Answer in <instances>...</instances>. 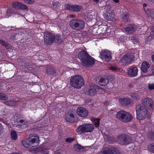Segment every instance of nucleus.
<instances>
[{"instance_id": "f257e3e1", "label": "nucleus", "mask_w": 154, "mask_h": 154, "mask_svg": "<svg viewBox=\"0 0 154 154\" xmlns=\"http://www.w3.org/2000/svg\"><path fill=\"white\" fill-rule=\"evenodd\" d=\"M78 57L81 64L84 66L88 67L95 63L93 58L84 50H82L79 52Z\"/></svg>"}, {"instance_id": "f03ea898", "label": "nucleus", "mask_w": 154, "mask_h": 154, "mask_svg": "<svg viewBox=\"0 0 154 154\" xmlns=\"http://www.w3.org/2000/svg\"><path fill=\"white\" fill-rule=\"evenodd\" d=\"M39 141V137L38 135L32 134H30L27 139L23 140L22 143L24 147L29 148L38 145Z\"/></svg>"}, {"instance_id": "7ed1b4c3", "label": "nucleus", "mask_w": 154, "mask_h": 154, "mask_svg": "<svg viewBox=\"0 0 154 154\" xmlns=\"http://www.w3.org/2000/svg\"><path fill=\"white\" fill-rule=\"evenodd\" d=\"M70 81L71 86L76 89L80 88L85 84L83 78L79 75L71 77Z\"/></svg>"}, {"instance_id": "20e7f679", "label": "nucleus", "mask_w": 154, "mask_h": 154, "mask_svg": "<svg viewBox=\"0 0 154 154\" xmlns=\"http://www.w3.org/2000/svg\"><path fill=\"white\" fill-rule=\"evenodd\" d=\"M135 109L137 119L142 120L146 118L148 111L145 107L140 104H138L136 106Z\"/></svg>"}, {"instance_id": "39448f33", "label": "nucleus", "mask_w": 154, "mask_h": 154, "mask_svg": "<svg viewBox=\"0 0 154 154\" xmlns=\"http://www.w3.org/2000/svg\"><path fill=\"white\" fill-rule=\"evenodd\" d=\"M94 129V127L92 124L86 123L79 125L77 128L76 131L79 134L91 132Z\"/></svg>"}, {"instance_id": "423d86ee", "label": "nucleus", "mask_w": 154, "mask_h": 154, "mask_svg": "<svg viewBox=\"0 0 154 154\" xmlns=\"http://www.w3.org/2000/svg\"><path fill=\"white\" fill-rule=\"evenodd\" d=\"M69 25L72 29L79 30L84 28L85 23L83 21L80 20L72 19L69 21Z\"/></svg>"}, {"instance_id": "0eeeda50", "label": "nucleus", "mask_w": 154, "mask_h": 154, "mask_svg": "<svg viewBox=\"0 0 154 154\" xmlns=\"http://www.w3.org/2000/svg\"><path fill=\"white\" fill-rule=\"evenodd\" d=\"M117 141L121 145H126L133 142L131 138L125 134H119L117 136Z\"/></svg>"}, {"instance_id": "6e6552de", "label": "nucleus", "mask_w": 154, "mask_h": 154, "mask_svg": "<svg viewBox=\"0 0 154 154\" xmlns=\"http://www.w3.org/2000/svg\"><path fill=\"white\" fill-rule=\"evenodd\" d=\"M134 58L132 54H126L124 55L120 60L119 63L123 66L129 64L134 60Z\"/></svg>"}, {"instance_id": "1a4fd4ad", "label": "nucleus", "mask_w": 154, "mask_h": 154, "mask_svg": "<svg viewBox=\"0 0 154 154\" xmlns=\"http://www.w3.org/2000/svg\"><path fill=\"white\" fill-rule=\"evenodd\" d=\"M44 43L47 45H51L54 42V35L49 32H45L44 34Z\"/></svg>"}, {"instance_id": "9d476101", "label": "nucleus", "mask_w": 154, "mask_h": 154, "mask_svg": "<svg viewBox=\"0 0 154 154\" xmlns=\"http://www.w3.org/2000/svg\"><path fill=\"white\" fill-rule=\"evenodd\" d=\"M100 58L106 61H109L112 58L111 53L109 51L104 50L101 51L100 53Z\"/></svg>"}, {"instance_id": "9b49d317", "label": "nucleus", "mask_w": 154, "mask_h": 154, "mask_svg": "<svg viewBox=\"0 0 154 154\" xmlns=\"http://www.w3.org/2000/svg\"><path fill=\"white\" fill-rule=\"evenodd\" d=\"M76 112L77 115L82 117H86L88 114V110L86 108L82 107H78L76 110Z\"/></svg>"}, {"instance_id": "f8f14e48", "label": "nucleus", "mask_w": 154, "mask_h": 154, "mask_svg": "<svg viewBox=\"0 0 154 154\" xmlns=\"http://www.w3.org/2000/svg\"><path fill=\"white\" fill-rule=\"evenodd\" d=\"M85 93L89 96H94L96 95L97 91L95 87L93 86H88L84 90Z\"/></svg>"}, {"instance_id": "ddd939ff", "label": "nucleus", "mask_w": 154, "mask_h": 154, "mask_svg": "<svg viewBox=\"0 0 154 154\" xmlns=\"http://www.w3.org/2000/svg\"><path fill=\"white\" fill-rule=\"evenodd\" d=\"M65 8L71 11L78 12L82 8V7L77 5H71L70 4H66L65 5Z\"/></svg>"}, {"instance_id": "4468645a", "label": "nucleus", "mask_w": 154, "mask_h": 154, "mask_svg": "<svg viewBox=\"0 0 154 154\" xmlns=\"http://www.w3.org/2000/svg\"><path fill=\"white\" fill-rule=\"evenodd\" d=\"M96 80L98 84L101 86L106 85L109 82V79L106 76H99L97 77Z\"/></svg>"}, {"instance_id": "2eb2a0df", "label": "nucleus", "mask_w": 154, "mask_h": 154, "mask_svg": "<svg viewBox=\"0 0 154 154\" xmlns=\"http://www.w3.org/2000/svg\"><path fill=\"white\" fill-rule=\"evenodd\" d=\"M142 103L147 107H152L153 106L152 100L148 97H144L142 100Z\"/></svg>"}, {"instance_id": "dca6fc26", "label": "nucleus", "mask_w": 154, "mask_h": 154, "mask_svg": "<svg viewBox=\"0 0 154 154\" xmlns=\"http://www.w3.org/2000/svg\"><path fill=\"white\" fill-rule=\"evenodd\" d=\"M102 154H121L116 149L113 147L110 148H106L103 150Z\"/></svg>"}, {"instance_id": "f3484780", "label": "nucleus", "mask_w": 154, "mask_h": 154, "mask_svg": "<svg viewBox=\"0 0 154 154\" xmlns=\"http://www.w3.org/2000/svg\"><path fill=\"white\" fill-rule=\"evenodd\" d=\"M133 119V117L131 114L125 111L121 121L124 123H127L131 121Z\"/></svg>"}, {"instance_id": "a211bd4d", "label": "nucleus", "mask_w": 154, "mask_h": 154, "mask_svg": "<svg viewBox=\"0 0 154 154\" xmlns=\"http://www.w3.org/2000/svg\"><path fill=\"white\" fill-rule=\"evenodd\" d=\"M65 119L69 122H74V115L73 113H67L65 116Z\"/></svg>"}, {"instance_id": "6ab92c4d", "label": "nucleus", "mask_w": 154, "mask_h": 154, "mask_svg": "<svg viewBox=\"0 0 154 154\" xmlns=\"http://www.w3.org/2000/svg\"><path fill=\"white\" fill-rule=\"evenodd\" d=\"M124 30L126 32L129 33H134L135 31V27L131 24H128L124 28Z\"/></svg>"}, {"instance_id": "aec40b11", "label": "nucleus", "mask_w": 154, "mask_h": 154, "mask_svg": "<svg viewBox=\"0 0 154 154\" xmlns=\"http://www.w3.org/2000/svg\"><path fill=\"white\" fill-rule=\"evenodd\" d=\"M104 16L105 19L106 20L112 21L114 19V15L112 11H110V12H106Z\"/></svg>"}, {"instance_id": "412c9836", "label": "nucleus", "mask_w": 154, "mask_h": 154, "mask_svg": "<svg viewBox=\"0 0 154 154\" xmlns=\"http://www.w3.org/2000/svg\"><path fill=\"white\" fill-rule=\"evenodd\" d=\"M119 102L122 105L126 106L130 104L131 103V100L129 98H123L119 100Z\"/></svg>"}, {"instance_id": "4be33fe9", "label": "nucleus", "mask_w": 154, "mask_h": 154, "mask_svg": "<svg viewBox=\"0 0 154 154\" xmlns=\"http://www.w3.org/2000/svg\"><path fill=\"white\" fill-rule=\"evenodd\" d=\"M138 72V69L137 67H134L130 68L128 71V74L131 76H136Z\"/></svg>"}, {"instance_id": "5701e85b", "label": "nucleus", "mask_w": 154, "mask_h": 154, "mask_svg": "<svg viewBox=\"0 0 154 154\" xmlns=\"http://www.w3.org/2000/svg\"><path fill=\"white\" fill-rule=\"evenodd\" d=\"M150 67V65L148 63L144 61L142 63L141 69L143 72H146Z\"/></svg>"}, {"instance_id": "b1692460", "label": "nucleus", "mask_w": 154, "mask_h": 154, "mask_svg": "<svg viewBox=\"0 0 154 154\" xmlns=\"http://www.w3.org/2000/svg\"><path fill=\"white\" fill-rule=\"evenodd\" d=\"M46 73L48 75H54L56 73V70L51 67L48 66L46 68Z\"/></svg>"}, {"instance_id": "393cba45", "label": "nucleus", "mask_w": 154, "mask_h": 154, "mask_svg": "<svg viewBox=\"0 0 154 154\" xmlns=\"http://www.w3.org/2000/svg\"><path fill=\"white\" fill-rule=\"evenodd\" d=\"M125 112V111L123 110L119 111L116 115V117L118 119L122 121Z\"/></svg>"}, {"instance_id": "a878e982", "label": "nucleus", "mask_w": 154, "mask_h": 154, "mask_svg": "<svg viewBox=\"0 0 154 154\" xmlns=\"http://www.w3.org/2000/svg\"><path fill=\"white\" fill-rule=\"evenodd\" d=\"M54 42H55L57 43H60L63 41V39H62L61 36L59 34H57L56 35H54Z\"/></svg>"}, {"instance_id": "bb28decb", "label": "nucleus", "mask_w": 154, "mask_h": 154, "mask_svg": "<svg viewBox=\"0 0 154 154\" xmlns=\"http://www.w3.org/2000/svg\"><path fill=\"white\" fill-rule=\"evenodd\" d=\"M3 103L6 105L10 106H14L16 105L17 102L12 100L5 101Z\"/></svg>"}, {"instance_id": "cd10ccee", "label": "nucleus", "mask_w": 154, "mask_h": 154, "mask_svg": "<svg viewBox=\"0 0 154 154\" xmlns=\"http://www.w3.org/2000/svg\"><path fill=\"white\" fill-rule=\"evenodd\" d=\"M129 15L128 13H123L122 17V21L123 22L127 23L129 20Z\"/></svg>"}, {"instance_id": "c85d7f7f", "label": "nucleus", "mask_w": 154, "mask_h": 154, "mask_svg": "<svg viewBox=\"0 0 154 154\" xmlns=\"http://www.w3.org/2000/svg\"><path fill=\"white\" fill-rule=\"evenodd\" d=\"M74 149L78 152H81L84 150V147L81 146L79 144H76L74 146Z\"/></svg>"}, {"instance_id": "c756f323", "label": "nucleus", "mask_w": 154, "mask_h": 154, "mask_svg": "<svg viewBox=\"0 0 154 154\" xmlns=\"http://www.w3.org/2000/svg\"><path fill=\"white\" fill-rule=\"evenodd\" d=\"M130 96L132 97L133 99L135 100H139L140 97L137 94L135 93H130L129 94Z\"/></svg>"}, {"instance_id": "7c9ffc66", "label": "nucleus", "mask_w": 154, "mask_h": 154, "mask_svg": "<svg viewBox=\"0 0 154 154\" xmlns=\"http://www.w3.org/2000/svg\"><path fill=\"white\" fill-rule=\"evenodd\" d=\"M11 138L14 140H16L17 139V133L14 131H12L11 132Z\"/></svg>"}, {"instance_id": "2f4dec72", "label": "nucleus", "mask_w": 154, "mask_h": 154, "mask_svg": "<svg viewBox=\"0 0 154 154\" xmlns=\"http://www.w3.org/2000/svg\"><path fill=\"white\" fill-rule=\"evenodd\" d=\"M0 44L3 46H5L7 49H8L10 48V45L9 44L6 43L4 41L0 39Z\"/></svg>"}, {"instance_id": "473e14b6", "label": "nucleus", "mask_w": 154, "mask_h": 154, "mask_svg": "<svg viewBox=\"0 0 154 154\" xmlns=\"http://www.w3.org/2000/svg\"><path fill=\"white\" fill-rule=\"evenodd\" d=\"M8 99V96L4 93H0V100H7Z\"/></svg>"}, {"instance_id": "72a5a7b5", "label": "nucleus", "mask_w": 154, "mask_h": 154, "mask_svg": "<svg viewBox=\"0 0 154 154\" xmlns=\"http://www.w3.org/2000/svg\"><path fill=\"white\" fill-rule=\"evenodd\" d=\"M14 13V11L12 9L8 8L7 10L6 16L8 18L11 16V14H13Z\"/></svg>"}, {"instance_id": "f704fd0d", "label": "nucleus", "mask_w": 154, "mask_h": 154, "mask_svg": "<svg viewBox=\"0 0 154 154\" xmlns=\"http://www.w3.org/2000/svg\"><path fill=\"white\" fill-rule=\"evenodd\" d=\"M148 137L151 140H154V132L152 131H149L147 134Z\"/></svg>"}, {"instance_id": "c9c22d12", "label": "nucleus", "mask_w": 154, "mask_h": 154, "mask_svg": "<svg viewBox=\"0 0 154 154\" xmlns=\"http://www.w3.org/2000/svg\"><path fill=\"white\" fill-rule=\"evenodd\" d=\"M42 154H48V149L45 146H43L41 148Z\"/></svg>"}, {"instance_id": "e433bc0d", "label": "nucleus", "mask_w": 154, "mask_h": 154, "mask_svg": "<svg viewBox=\"0 0 154 154\" xmlns=\"http://www.w3.org/2000/svg\"><path fill=\"white\" fill-rule=\"evenodd\" d=\"M20 3L18 2H14L12 3V5L13 8L16 9H19Z\"/></svg>"}, {"instance_id": "4c0bfd02", "label": "nucleus", "mask_w": 154, "mask_h": 154, "mask_svg": "<svg viewBox=\"0 0 154 154\" xmlns=\"http://www.w3.org/2000/svg\"><path fill=\"white\" fill-rule=\"evenodd\" d=\"M52 7L54 8H57L60 6V4L58 2H53L52 4Z\"/></svg>"}, {"instance_id": "58836bf2", "label": "nucleus", "mask_w": 154, "mask_h": 154, "mask_svg": "<svg viewBox=\"0 0 154 154\" xmlns=\"http://www.w3.org/2000/svg\"><path fill=\"white\" fill-rule=\"evenodd\" d=\"M95 126L96 127H98L100 125V120L99 119H95L92 120Z\"/></svg>"}, {"instance_id": "ea45409f", "label": "nucleus", "mask_w": 154, "mask_h": 154, "mask_svg": "<svg viewBox=\"0 0 154 154\" xmlns=\"http://www.w3.org/2000/svg\"><path fill=\"white\" fill-rule=\"evenodd\" d=\"M75 140V138L73 137H69L66 139L65 141L66 142L71 143Z\"/></svg>"}, {"instance_id": "a19ab883", "label": "nucleus", "mask_w": 154, "mask_h": 154, "mask_svg": "<svg viewBox=\"0 0 154 154\" xmlns=\"http://www.w3.org/2000/svg\"><path fill=\"white\" fill-rule=\"evenodd\" d=\"M148 147L152 152L154 153V143H151L150 145H149Z\"/></svg>"}, {"instance_id": "79ce46f5", "label": "nucleus", "mask_w": 154, "mask_h": 154, "mask_svg": "<svg viewBox=\"0 0 154 154\" xmlns=\"http://www.w3.org/2000/svg\"><path fill=\"white\" fill-rule=\"evenodd\" d=\"M19 9L23 10H26L28 9V7L25 5L20 3Z\"/></svg>"}, {"instance_id": "37998d69", "label": "nucleus", "mask_w": 154, "mask_h": 154, "mask_svg": "<svg viewBox=\"0 0 154 154\" xmlns=\"http://www.w3.org/2000/svg\"><path fill=\"white\" fill-rule=\"evenodd\" d=\"M109 69L110 70L116 71L118 70V67L116 66H112L109 67Z\"/></svg>"}, {"instance_id": "c03bdc74", "label": "nucleus", "mask_w": 154, "mask_h": 154, "mask_svg": "<svg viewBox=\"0 0 154 154\" xmlns=\"http://www.w3.org/2000/svg\"><path fill=\"white\" fill-rule=\"evenodd\" d=\"M26 3L28 4H32L34 2L35 0H23Z\"/></svg>"}, {"instance_id": "a18cd8bd", "label": "nucleus", "mask_w": 154, "mask_h": 154, "mask_svg": "<svg viewBox=\"0 0 154 154\" xmlns=\"http://www.w3.org/2000/svg\"><path fill=\"white\" fill-rule=\"evenodd\" d=\"M148 88L149 90H153L154 89V84H149Z\"/></svg>"}, {"instance_id": "49530a36", "label": "nucleus", "mask_w": 154, "mask_h": 154, "mask_svg": "<svg viewBox=\"0 0 154 154\" xmlns=\"http://www.w3.org/2000/svg\"><path fill=\"white\" fill-rule=\"evenodd\" d=\"M147 5V4H146V3H144L143 4V7L144 10H145V11L146 12V13L147 14H148L149 13H150L149 11L148 10V9H147L148 11H146V10L144 8L145 7H146Z\"/></svg>"}, {"instance_id": "de8ad7c7", "label": "nucleus", "mask_w": 154, "mask_h": 154, "mask_svg": "<svg viewBox=\"0 0 154 154\" xmlns=\"http://www.w3.org/2000/svg\"><path fill=\"white\" fill-rule=\"evenodd\" d=\"M150 15L152 18L154 19V10L151 11Z\"/></svg>"}, {"instance_id": "09e8293b", "label": "nucleus", "mask_w": 154, "mask_h": 154, "mask_svg": "<svg viewBox=\"0 0 154 154\" xmlns=\"http://www.w3.org/2000/svg\"><path fill=\"white\" fill-rule=\"evenodd\" d=\"M133 39H132L131 38V40H132V42L134 44H136L138 42L137 39H134V37H133Z\"/></svg>"}, {"instance_id": "8fccbe9b", "label": "nucleus", "mask_w": 154, "mask_h": 154, "mask_svg": "<svg viewBox=\"0 0 154 154\" xmlns=\"http://www.w3.org/2000/svg\"><path fill=\"white\" fill-rule=\"evenodd\" d=\"M150 70L151 71H152V72L151 74H150L149 75H152L154 74V71H153V69L152 68H151L150 69Z\"/></svg>"}, {"instance_id": "3c124183", "label": "nucleus", "mask_w": 154, "mask_h": 154, "mask_svg": "<svg viewBox=\"0 0 154 154\" xmlns=\"http://www.w3.org/2000/svg\"><path fill=\"white\" fill-rule=\"evenodd\" d=\"M3 128L1 124L0 123V132H1L3 130Z\"/></svg>"}, {"instance_id": "603ef678", "label": "nucleus", "mask_w": 154, "mask_h": 154, "mask_svg": "<svg viewBox=\"0 0 154 154\" xmlns=\"http://www.w3.org/2000/svg\"><path fill=\"white\" fill-rule=\"evenodd\" d=\"M152 61L153 62V63H154V55L152 56Z\"/></svg>"}, {"instance_id": "864d4df0", "label": "nucleus", "mask_w": 154, "mask_h": 154, "mask_svg": "<svg viewBox=\"0 0 154 154\" xmlns=\"http://www.w3.org/2000/svg\"><path fill=\"white\" fill-rule=\"evenodd\" d=\"M113 2L115 3H118L119 2V0H113Z\"/></svg>"}, {"instance_id": "5fc2aeb1", "label": "nucleus", "mask_w": 154, "mask_h": 154, "mask_svg": "<svg viewBox=\"0 0 154 154\" xmlns=\"http://www.w3.org/2000/svg\"><path fill=\"white\" fill-rule=\"evenodd\" d=\"M19 122L20 123H22L24 122V121L23 119H21L20 120Z\"/></svg>"}, {"instance_id": "6e6d98bb", "label": "nucleus", "mask_w": 154, "mask_h": 154, "mask_svg": "<svg viewBox=\"0 0 154 154\" xmlns=\"http://www.w3.org/2000/svg\"><path fill=\"white\" fill-rule=\"evenodd\" d=\"M94 2L97 3L99 1V0H93Z\"/></svg>"}, {"instance_id": "4d7b16f0", "label": "nucleus", "mask_w": 154, "mask_h": 154, "mask_svg": "<svg viewBox=\"0 0 154 154\" xmlns=\"http://www.w3.org/2000/svg\"><path fill=\"white\" fill-rule=\"evenodd\" d=\"M75 15H72V14L70 16V17L71 18H74L75 17Z\"/></svg>"}, {"instance_id": "13d9d810", "label": "nucleus", "mask_w": 154, "mask_h": 154, "mask_svg": "<svg viewBox=\"0 0 154 154\" xmlns=\"http://www.w3.org/2000/svg\"><path fill=\"white\" fill-rule=\"evenodd\" d=\"M152 31L154 32V26L152 27Z\"/></svg>"}, {"instance_id": "bf43d9fd", "label": "nucleus", "mask_w": 154, "mask_h": 154, "mask_svg": "<svg viewBox=\"0 0 154 154\" xmlns=\"http://www.w3.org/2000/svg\"><path fill=\"white\" fill-rule=\"evenodd\" d=\"M18 127H21V125H18Z\"/></svg>"}, {"instance_id": "052dcab7", "label": "nucleus", "mask_w": 154, "mask_h": 154, "mask_svg": "<svg viewBox=\"0 0 154 154\" xmlns=\"http://www.w3.org/2000/svg\"><path fill=\"white\" fill-rule=\"evenodd\" d=\"M148 1H152V0H147Z\"/></svg>"}, {"instance_id": "680f3d73", "label": "nucleus", "mask_w": 154, "mask_h": 154, "mask_svg": "<svg viewBox=\"0 0 154 154\" xmlns=\"http://www.w3.org/2000/svg\"><path fill=\"white\" fill-rule=\"evenodd\" d=\"M1 120V118L0 117V120Z\"/></svg>"}, {"instance_id": "e2e57ef3", "label": "nucleus", "mask_w": 154, "mask_h": 154, "mask_svg": "<svg viewBox=\"0 0 154 154\" xmlns=\"http://www.w3.org/2000/svg\"><path fill=\"white\" fill-rule=\"evenodd\" d=\"M11 27L12 28H13V27H12V26H11Z\"/></svg>"}]
</instances>
